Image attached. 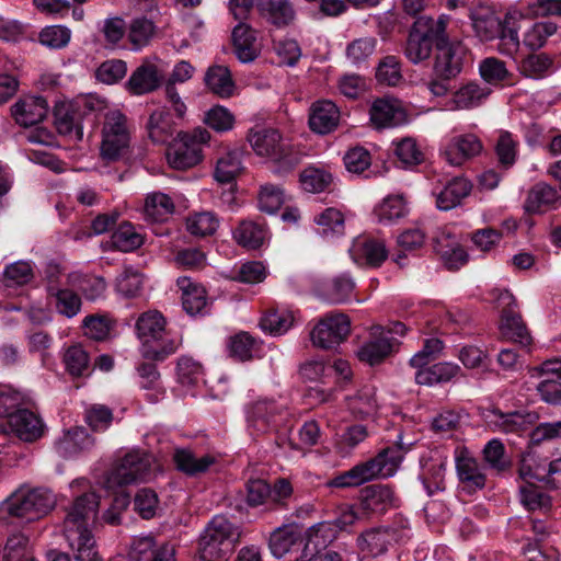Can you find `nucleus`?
<instances>
[{"mask_svg":"<svg viewBox=\"0 0 561 561\" xmlns=\"http://www.w3.org/2000/svg\"><path fill=\"white\" fill-rule=\"evenodd\" d=\"M397 540V530L391 527H377L364 531L357 538V546L366 557H378L388 550L392 541Z\"/></svg>","mask_w":561,"mask_h":561,"instance_id":"nucleus-17","label":"nucleus"},{"mask_svg":"<svg viewBox=\"0 0 561 561\" xmlns=\"http://www.w3.org/2000/svg\"><path fill=\"white\" fill-rule=\"evenodd\" d=\"M149 138L156 144L167 142L175 133V123L165 107L154 110L147 122Z\"/></svg>","mask_w":561,"mask_h":561,"instance_id":"nucleus-30","label":"nucleus"},{"mask_svg":"<svg viewBox=\"0 0 561 561\" xmlns=\"http://www.w3.org/2000/svg\"><path fill=\"white\" fill-rule=\"evenodd\" d=\"M336 534L334 524L329 522L318 523L309 527L304 536L306 542L300 561H311L336 538Z\"/></svg>","mask_w":561,"mask_h":561,"instance_id":"nucleus-15","label":"nucleus"},{"mask_svg":"<svg viewBox=\"0 0 561 561\" xmlns=\"http://www.w3.org/2000/svg\"><path fill=\"white\" fill-rule=\"evenodd\" d=\"M449 18L445 14L437 19L431 15L416 18L408 30L403 44V55L413 65H419L431 58L433 49L449 39L447 25Z\"/></svg>","mask_w":561,"mask_h":561,"instance_id":"nucleus-2","label":"nucleus"},{"mask_svg":"<svg viewBox=\"0 0 561 561\" xmlns=\"http://www.w3.org/2000/svg\"><path fill=\"white\" fill-rule=\"evenodd\" d=\"M472 190V184L465 178L456 176L447 183L444 190L437 195V207L449 210L461 203Z\"/></svg>","mask_w":561,"mask_h":561,"instance_id":"nucleus-34","label":"nucleus"},{"mask_svg":"<svg viewBox=\"0 0 561 561\" xmlns=\"http://www.w3.org/2000/svg\"><path fill=\"white\" fill-rule=\"evenodd\" d=\"M85 422L93 432L105 431L113 422V412L106 405L93 404L85 411Z\"/></svg>","mask_w":561,"mask_h":561,"instance_id":"nucleus-60","label":"nucleus"},{"mask_svg":"<svg viewBox=\"0 0 561 561\" xmlns=\"http://www.w3.org/2000/svg\"><path fill=\"white\" fill-rule=\"evenodd\" d=\"M485 463L497 473L505 472L512 466L511 460L505 456V447L499 439L490 440L483 448Z\"/></svg>","mask_w":561,"mask_h":561,"instance_id":"nucleus-49","label":"nucleus"},{"mask_svg":"<svg viewBox=\"0 0 561 561\" xmlns=\"http://www.w3.org/2000/svg\"><path fill=\"white\" fill-rule=\"evenodd\" d=\"M127 72V65L122 59L103 61L95 70V78L102 83L114 84L121 81Z\"/></svg>","mask_w":561,"mask_h":561,"instance_id":"nucleus-54","label":"nucleus"},{"mask_svg":"<svg viewBox=\"0 0 561 561\" xmlns=\"http://www.w3.org/2000/svg\"><path fill=\"white\" fill-rule=\"evenodd\" d=\"M130 561H175V549L169 543L156 548L152 537H144L134 541L129 551Z\"/></svg>","mask_w":561,"mask_h":561,"instance_id":"nucleus-23","label":"nucleus"},{"mask_svg":"<svg viewBox=\"0 0 561 561\" xmlns=\"http://www.w3.org/2000/svg\"><path fill=\"white\" fill-rule=\"evenodd\" d=\"M266 229L251 220H242L233 231L236 242L248 250H256L264 243Z\"/></svg>","mask_w":561,"mask_h":561,"instance_id":"nucleus-39","label":"nucleus"},{"mask_svg":"<svg viewBox=\"0 0 561 561\" xmlns=\"http://www.w3.org/2000/svg\"><path fill=\"white\" fill-rule=\"evenodd\" d=\"M524 20V14L517 10L507 11L504 19L501 20L500 51L502 54L512 56L518 50L520 44L518 31L522 27L520 22Z\"/></svg>","mask_w":561,"mask_h":561,"instance_id":"nucleus-26","label":"nucleus"},{"mask_svg":"<svg viewBox=\"0 0 561 561\" xmlns=\"http://www.w3.org/2000/svg\"><path fill=\"white\" fill-rule=\"evenodd\" d=\"M54 125L57 133L72 141L83 137L81 112L67 102H57L53 108Z\"/></svg>","mask_w":561,"mask_h":561,"instance_id":"nucleus-14","label":"nucleus"},{"mask_svg":"<svg viewBox=\"0 0 561 561\" xmlns=\"http://www.w3.org/2000/svg\"><path fill=\"white\" fill-rule=\"evenodd\" d=\"M101 156L104 160L116 161L124 156L130 142L127 118L119 111L106 114L102 128Z\"/></svg>","mask_w":561,"mask_h":561,"instance_id":"nucleus-9","label":"nucleus"},{"mask_svg":"<svg viewBox=\"0 0 561 561\" xmlns=\"http://www.w3.org/2000/svg\"><path fill=\"white\" fill-rule=\"evenodd\" d=\"M162 84L158 67L151 62H144L133 71L126 89L133 95H141L156 91Z\"/></svg>","mask_w":561,"mask_h":561,"instance_id":"nucleus-22","label":"nucleus"},{"mask_svg":"<svg viewBox=\"0 0 561 561\" xmlns=\"http://www.w3.org/2000/svg\"><path fill=\"white\" fill-rule=\"evenodd\" d=\"M470 19L476 35L482 42H489L494 38L500 39L501 34V19L495 14V11L488 5H477L470 12Z\"/></svg>","mask_w":561,"mask_h":561,"instance_id":"nucleus-21","label":"nucleus"},{"mask_svg":"<svg viewBox=\"0 0 561 561\" xmlns=\"http://www.w3.org/2000/svg\"><path fill=\"white\" fill-rule=\"evenodd\" d=\"M396 501L393 493H367L360 499L356 510L365 517L382 515L388 508L397 506Z\"/></svg>","mask_w":561,"mask_h":561,"instance_id":"nucleus-42","label":"nucleus"},{"mask_svg":"<svg viewBox=\"0 0 561 561\" xmlns=\"http://www.w3.org/2000/svg\"><path fill=\"white\" fill-rule=\"evenodd\" d=\"M461 368L453 363H437L430 367L419 369L415 374V381L422 386H432L439 382L450 381L457 377Z\"/></svg>","mask_w":561,"mask_h":561,"instance_id":"nucleus-36","label":"nucleus"},{"mask_svg":"<svg viewBox=\"0 0 561 561\" xmlns=\"http://www.w3.org/2000/svg\"><path fill=\"white\" fill-rule=\"evenodd\" d=\"M500 331L504 339L518 343L522 347L526 348L533 342L522 316L515 312L511 305L502 311Z\"/></svg>","mask_w":561,"mask_h":561,"instance_id":"nucleus-25","label":"nucleus"},{"mask_svg":"<svg viewBox=\"0 0 561 561\" xmlns=\"http://www.w3.org/2000/svg\"><path fill=\"white\" fill-rule=\"evenodd\" d=\"M495 153L500 164L504 168L507 169L515 163L517 142L513 139L510 131H501L495 145Z\"/></svg>","mask_w":561,"mask_h":561,"instance_id":"nucleus-57","label":"nucleus"},{"mask_svg":"<svg viewBox=\"0 0 561 561\" xmlns=\"http://www.w3.org/2000/svg\"><path fill=\"white\" fill-rule=\"evenodd\" d=\"M178 286L182 290L183 309L191 316L202 312L207 305L206 290L188 277H180Z\"/></svg>","mask_w":561,"mask_h":561,"instance_id":"nucleus-33","label":"nucleus"},{"mask_svg":"<svg viewBox=\"0 0 561 561\" xmlns=\"http://www.w3.org/2000/svg\"><path fill=\"white\" fill-rule=\"evenodd\" d=\"M7 403V411L2 414L0 432L14 433L25 442H34L44 433V424L38 415L27 409L14 410Z\"/></svg>","mask_w":561,"mask_h":561,"instance_id":"nucleus-12","label":"nucleus"},{"mask_svg":"<svg viewBox=\"0 0 561 561\" xmlns=\"http://www.w3.org/2000/svg\"><path fill=\"white\" fill-rule=\"evenodd\" d=\"M173 461L179 471L187 476H197L206 472L215 462V458L209 455L197 458L188 449H176L173 454Z\"/></svg>","mask_w":561,"mask_h":561,"instance_id":"nucleus-38","label":"nucleus"},{"mask_svg":"<svg viewBox=\"0 0 561 561\" xmlns=\"http://www.w3.org/2000/svg\"><path fill=\"white\" fill-rule=\"evenodd\" d=\"M56 500L49 493H11L1 504V510L14 517H25L28 520L47 514Z\"/></svg>","mask_w":561,"mask_h":561,"instance_id":"nucleus-11","label":"nucleus"},{"mask_svg":"<svg viewBox=\"0 0 561 561\" xmlns=\"http://www.w3.org/2000/svg\"><path fill=\"white\" fill-rule=\"evenodd\" d=\"M378 82L387 85H396L402 79L400 64L394 56H387L376 71Z\"/></svg>","mask_w":561,"mask_h":561,"instance_id":"nucleus-64","label":"nucleus"},{"mask_svg":"<svg viewBox=\"0 0 561 561\" xmlns=\"http://www.w3.org/2000/svg\"><path fill=\"white\" fill-rule=\"evenodd\" d=\"M332 175L328 171L308 167L299 174V183L304 191L309 193H321L332 183Z\"/></svg>","mask_w":561,"mask_h":561,"instance_id":"nucleus-46","label":"nucleus"},{"mask_svg":"<svg viewBox=\"0 0 561 561\" xmlns=\"http://www.w3.org/2000/svg\"><path fill=\"white\" fill-rule=\"evenodd\" d=\"M351 333V319L342 312H331L323 317L310 332L314 346L332 350L344 342Z\"/></svg>","mask_w":561,"mask_h":561,"instance_id":"nucleus-10","label":"nucleus"},{"mask_svg":"<svg viewBox=\"0 0 561 561\" xmlns=\"http://www.w3.org/2000/svg\"><path fill=\"white\" fill-rule=\"evenodd\" d=\"M396 156L405 167L417 165L424 160V154L415 139L410 137L403 138L397 144Z\"/></svg>","mask_w":561,"mask_h":561,"instance_id":"nucleus-61","label":"nucleus"},{"mask_svg":"<svg viewBox=\"0 0 561 561\" xmlns=\"http://www.w3.org/2000/svg\"><path fill=\"white\" fill-rule=\"evenodd\" d=\"M232 43L238 59L242 62L253 61L260 55L256 31L249 24L240 22L232 30Z\"/></svg>","mask_w":561,"mask_h":561,"instance_id":"nucleus-24","label":"nucleus"},{"mask_svg":"<svg viewBox=\"0 0 561 561\" xmlns=\"http://www.w3.org/2000/svg\"><path fill=\"white\" fill-rule=\"evenodd\" d=\"M302 540L301 527L296 523H291L276 528L270 536L268 546L271 552L276 558H282L290 551L293 546L301 543Z\"/></svg>","mask_w":561,"mask_h":561,"instance_id":"nucleus-27","label":"nucleus"},{"mask_svg":"<svg viewBox=\"0 0 561 561\" xmlns=\"http://www.w3.org/2000/svg\"><path fill=\"white\" fill-rule=\"evenodd\" d=\"M456 469L459 480L467 486L477 489L485 486L486 477L484 467L467 451H461L460 455L457 456Z\"/></svg>","mask_w":561,"mask_h":561,"instance_id":"nucleus-29","label":"nucleus"},{"mask_svg":"<svg viewBox=\"0 0 561 561\" xmlns=\"http://www.w3.org/2000/svg\"><path fill=\"white\" fill-rule=\"evenodd\" d=\"M112 241L118 250L129 252L138 249L142 244L144 239L130 222L124 221L119 224L117 230L113 233Z\"/></svg>","mask_w":561,"mask_h":561,"instance_id":"nucleus-47","label":"nucleus"},{"mask_svg":"<svg viewBox=\"0 0 561 561\" xmlns=\"http://www.w3.org/2000/svg\"><path fill=\"white\" fill-rule=\"evenodd\" d=\"M284 203V191L274 184H265L261 186L259 193V207L262 211L274 214Z\"/></svg>","mask_w":561,"mask_h":561,"instance_id":"nucleus-56","label":"nucleus"},{"mask_svg":"<svg viewBox=\"0 0 561 561\" xmlns=\"http://www.w3.org/2000/svg\"><path fill=\"white\" fill-rule=\"evenodd\" d=\"M552 65L553 60L548 54L531 53L520 60L518 69L527 78L540 79L546 76Z\"/></svg>","mask_w":561,"mask_h":561,"instance_id":"nucleus-45","label":"nucleus"},{"mask_svg":"<svg viewBox=\"0 0 561 561\" xmlns=\"http://www.w3.org/2000/svg\"><path fill=\"white\" fill-rule=\"evenodd\" d=\"M256 8L262 16L277 27L290 25L296 16L289 0H257Z\"/></svg>","mask_w":561,"mask_h":561,"instance_id":"nucleus-28","label":"nucleus"},{"mask_svg":"<svg viewBox=\"0 0 561 561\" xmlns=\"http://www.w3.org/2000/svg\"><path fill=\"white\" fill-rule=\"evenodd\" d=\"M480 139L473 134L459 135L451 138L445 148L444 154L451 165H461L468 159L482 151Z\"/></svg>","mask_w":561,"mask_h":561,"instance_id":"nucleus-19","label":"nucleus"},{"mask_svg":"<svg viewBox=\"0 0 561 561\" xmlns=\"http://www.w3.org/2000/svg\"><path fill=\"white\" fill-rule=\"evenodd\" d=\"M393 342V339L380 337L376 341L366 343L357 352L358 359L370 366L380 364L391 354Z\"/></svg>","mask_w":561,"mask_h":561,"instance_id":"nucleus-44","label":"nucleus"},{"mask_svg":"<svg viewBox=\"0 0 561 561\" xmlns=\"http://www.w3.org/2000/svg\"><path fill=\"white\" fill-rule=\"evenodd\" d=\"M95 439L89 435L82 426H76L69 430L58 442V449L66 457L75 456L83 450L92 448Z\"/></svg>","mask_w":561,"mask_h":561,"instance_id":"nucleus-37","label":"nucleus"},{"mask_svg":"<svg viewBox=\"0 0 561 561\" xmlns=\"http://www.w3.org/2000/svg\"><path fill=\"white\" fill-rule=\"evenodd\" d=\"M490 93V88L482 87L477 82H468L454 93L453 101L456 108L468 110L481 105Z\"/></svg>","mask_w":561,"mask_h":561,"instance_id":"nucleus-40","label":"nucleus"},{"mask_svg":"<svg viewBox=\"0 0 561 561\" xmlns=\"http://www.w3.org/2000/svg\"><path fill=\"white\" fill-rule=\"evenodd\" d=\"M557 32V25L552 22H537L525 33L523 44L535 51L545 46L547 38Z\"/></svg>","mask_w":561,"mask_h":561,"instance_id":"nucleus-50","label":"nucleus"},{"mask_svg":"<svg viewBox=\"0 0 561 561\" xmlns=\"http://www.w3.org/2000/svg\"><path fill=\"white\" fill-rule=\"evenodd\" d=\"M479 71L482 79L492 84L504 81L510 76L505 62L495 57H489L482 60Z\"/></svg>","mask_w":561,"mask_h":561,"instance_id":"nucleus-58","label":"nucleus"},{"mask_svg":"<svg viewBox=\"0 0 561 561\" xmlns=\"http://www.w3.org/2000/svg\"><path fill=\"white\" fill-rule=\"evenodd\" d=\"M240 531L221 515L215 516L198 539V561H228Z\"/></svg>","mask_w":561,"mask_h":561,"instance_id":"nucleus-6","label":"nucleus"},{"mask_svg":"<svg viewBox=\"0 0 561 561\" xmlns=\"http://www.w3.org/2000/svg\"><path fill=\"white\" fill-rule=\"evenodd\" d=\"M242 151L239 149L225 152L218 158L214 176L221 184H228L236 181L242 173Z\"/></svg>","mask_w":561,"mask_h":561,"instance_id":"nucleus-35","label":"nucleus"},{"mask_svg":"<svg viewBox=\"0 0 561 561\" xmlns=\"http://www.w3.org/2000/svg\"><path fill=\"white\" fill-rule=\"evenodd\" d=\"M248 140L259 156L268 157L277 164L278 173L289 172L300 163L299 152L286 144L276 129L251 131Z\"/></svg>","mask_w":561,"mask_h":561,"instance_id":"nucleus-7","label":"nucleus"},{"mask_svg":"<svg viewBox=\"0 0 561 561\" xmlns=\"http://www.w3.org/2000/svg\"><path fill=\"white\" fill-rule=\"evenodd\" d=\"M502 417L501 426L505 432L519 433L527 431L529 426L534 425L538 421L539 415L534 411H515Z\"/></svg>","mask_w":561,"mask_h":561,"instance_id":"nucleus-53","label":"nucleus"},{"mask_svg":"<svg viewBox=\"0 0 561 561\" xmlns=\"http://www.w3.org/2000/svg\"><path fill=\"white\" fill-rule=\"evenodd\" d=\"M340 122L337 106L328 100L317 101L310 107L309 127L312 131L327 135L336 129Z\"/></svg>","mask_w":561,"mask_h":561,"instance_id":"nucleus-18","label":"nucleus"},{"mask_svg":"<svg viewBox=\"0 0 561 561\" xmlns=\"http://www.w3.org/2000/svg\"><path fill=\"white\" fill-rule=\"evenodd\" d=\"M403 459V449L401 445L396 444L383 448L376 457L354 466L352 469L329 479L323 484L324 488H357L379 477H390L399 468Z\"/></svg>","mask_w":561,"mask_h":561,"instance_id":"nucleus-3","label":"nucleus"},{"mask_svg":"<svg viewBox=\"0 0 561 561\" xmlns=\"http://www.w3.org/2000/svg\"><path fill=\"white\" fill-rule=\"evenodd\" d=\"M219 226L217 217L209 211L195 214L187 218L186 229L194 236L206 237L216 232Z\"/></svg>","mask_w":561,"mask_h":561,"instance_id":"nucleus-51","label":"nucleus"},{"mask_svg":"<svg viewBox=\"0 0 561 561\" xmlns=\"http://www.w3.org/2000/svg\"><path fill=\"white\" fill-rule=\"evenodd\" d=\"M174 203L163 193H153L145 202V215L153 222L165 221L174 213Z\"/></svg>","mask_w":561,"mask_h":561,"instance_id":"nucleus-41","label":"nucleus"},{"mask_svg":"<svg viewBox=\"0 0 561 561\" xmlns=\"http://www.w3.org/2000/svg\"><path fill=\"white\" fill-rule=\"evenodd\" d=\"M467 55L468 49L461 41L449 38L435 50L433 73L438 78L455 79L461 73Z\"/></svg>","mask_w":561,"mask_h":561,"instance_id":"nucleus-13","label":"nucleus"},{"mask_svg":"<svg viewBox=\"0 0 561 561\" xmlns=\"http://www.w3.org/2000/svg\"><path fill=\"white\" fill-rule=\"evenodd\" d=\"M210 140V133L202 127L192 133H179L167 149V159L171 168L187 170L203 160V145Z\"/></svg>","mask_w":561,"mask_h":561,"instance_id":"nucleus-8","label":"nucleus"},{"mask_svg":"<svg viewBox=\"0 0 561 561\" xmlns=\"http://www.w3.org/2000/svg\"><path fill=\"white\" fill-rule=\"evenodd\" d=\"M65 364L72 376H83L89 369V355L79 345L70 346L65 353Z\"/></svg>","mask_w":561,"mask_h":561,"instance_id":"nucleus-59","label":"nucleus"},{"mask_svg":"<svg viewBox=\"0 0 561 561\" xmlns=\"http://www.w3.org/2000/svg\"><path fill=\"white\" fill-rule=\"evenodd\" d=\"M75 283L78 289L88 300H96L103 296L106 289V283L102 277L83 275L77 276Z\"/></svg>","mask_w":561,"mask_h":561,"instance_id":"nucleus-62","label":"nucleus"},{"mask_svg":"<svg viewBox=\"0 0 561 561\" xmlns=\"http://www.w3.org/2000/svg\"><path fill=\"white\" fill-rule=\"evenodd\" d=\"M354 255L370 267H379L388 257V250L382 240L363 238L354 243Z\"/></svg>","mask_w":561,"mask_h":561,"instance_id":"nucleus-31","label":"nucleus"},{"mask_svg":"<svg viewBox=\"0 0 561 561\" xmlns=\"http://www.w3.org/2000/svg\"><path fill=\"white\" fill-rule=\"evenodd\" d=\"M15 122L24 127L33 126L48 113L47 101L43 96H26L11 107Z\"/></svg>","mask_w":561,"mask_h":561,"instance_id":"nucleus-20","label":"nucleus"},{"mask_svg":"<svg viewBox=\"0 0 561 561\" xmlns=\"http://www.w3.org/2000/svg\"><path fill=\"white\" fill-rule=\"evenodd\" d=\"M159 471L156 457L142 449H133L121 458L107 472L100 486L112 491L116 488L152 481Z\"/></svg>","mask_w":561,"mask_h":561,"instance_id":"nucleus-4","label":"nucleus"},{"mask_svg":"<svg viewBox=\"0 0 561 561\" xmlns=\"http://www.w3.org/2000/svg\"><path fill=\"white\" fill-rule=\"evenodd\" d=\"M156 26L145 16L134 19L128 27V38L134 47L140 48L153 37Z\"/></svg>","mask_w":561,"mask_h":561,"instance_id":"nucleus-52","label":"nucleus"},{"mask_svg":"<svg viewBox=\"0 0 561 561\" xmlns=\"http://www.w3.org/2000/svg\"><path fill=\"white\" fill-rule=\"evenodd\" d=\"M204 122L216 131H227L233 127L234 116L228 108L216 105L206 113Z\"/></svg>","mask_w":561,"mask_h":561,"instance_id":"nucleus-63","label":"nucleus"},{"mask_svg":"<svg viewBox=\"0 0 561 561\" xmlns=\"http://www.w3.org/2000/svg\"><path fill=\"white\" fill-rule=\"evenodd\" d=\"M167 321L158 310L142 312L136 322V332L142 342V357L151 360H163L173 354L179 343L169 339Z\"/></svg>","mask_w":561,"mask_h":561,"instance_id":"nucleus-5","label":"nucleus"},{"mask_svg":"<svg viewBox=\"0 0 561 561\" xmlns=\"http://www.w3.org/2000/svg\"><path fill=\"white\" fill-rule=\"evenodd\" d=\"M559 197L554 187L545 183H538L528 192L524 208L528 214H536L540 211L542 206L554 204Z\"/></svg>","mask_w":561,"mask_h":561,"instance_id":"nucleus-43","label":"nucleus"},{"mask_svg":"<svg viewBox=\"0 0 561 561\" xmlns=\"http://www.w3.org/2000/svg\"><path fill=\"white\" fill-rule=\"evenodd\" d=\"M204 81L207 88L219 98L227 99L233 95L236 84L226 66H210L205 73Z\"/></svg>","mask_w":561,"mask_h":561,"instance_id":"nucleus-32","label":"nucleus"},{"mask_svg":"<svg viewBox=\"0 0 561 561\" xmlns=\"http://www.w3.org/2000/svg\"><path fill=\"white\" fill-rule=\"evenodd\" d=\"M100 508L98 493L78 495L65 518V536L76 550L77 561H102L95 548V540L90 527L95 523Z\"/></svg>","mask_w":561,"mask_h":561,"instance_id":"nucleus-1","label":"nucleus"},{"mask_svg":"<svg viewBox=\"0 0 561 561\" xmlns=\"http://www.w3.org/2000/svg\"><path fill=\"white\" fill-rule=\"evenodd\" d=\"M33 276L31 265L27 262L19 261L5 267L2 282L5 287L23 286L30 283Z\"/></svg>","mask_w":561,"mask_h":561,"instance_id":"nucleus-55","label":"nucleus"},{"mask_svg":"<svg viewBox=\"0 0 561 561\" xmlns=\"http://www.w3.org/2000/svg\"><path fill=\"white\" fill-rule=\"evenodd\" d=\"M370 122L380 129L393 127L407 122V112L398 100L377 99L369 110Z\"/></svg>","mask_w":561,"mask_h":561,"instance_id":"nucleus-16","label":"nucleus"},{"mask_svg":"<svg viewBox=\"0 0 561 561\" xmlns=\"http://www.w3.org/2000/svg\"><path fill=\"white\" fill-rule=\"evenodd\" d=\"M294 323V316L290 311L270 309L262 317L260 325L264 331L271 334H282L286 332Z\"/></svg>","mask_w":561,"mask_h":561,"instance_id":"nucleus-48","label":"nucleus"}]
</instances>
